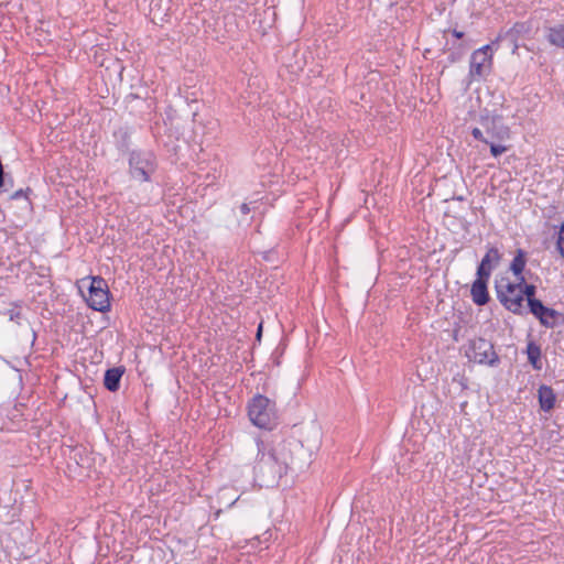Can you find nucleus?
Instances as JSON below:
<instances>
[{
	"label": "nucleus",
	"instance_id": "obj_8",
	"mask_svg": "<svg viewBox=\"0 0 564 564\" xmlns=\"http://www.w3.org/2000/svg\"><path fill=\"white\" fill-rule=\"evenodd\" d=\"M467 357L476 364L491 367L499 362V357L494 349V345L484 338H477L470 341Z\"/></svg>",
	"mask_w": 564,
	"mask_h": 564
},
{
	"label": "nucleus",
	"instance_id": "obj_4",
	"mask_svg": "<svg viewBox=\"0 0 564 564\" xmlns=\"http://www.w3.org/2000/svg\"><path fill=\"white\" fill-rule=\"evenodd\" d=\"M156 167V158L151 151L135 150L129 155V173L135 181L150 182Z\"/></svg>",
	"mask_w": 564,
	"mask_h": 564
},
{
	"label": "nucleus",
	"instance_id": "obj_10",
	"mask_svg": "<svg viewBox=\"0 0 564 564\" xmlns=\"http://www.w3.org/2000/svg\"><path fill=\"white\" fill-rule=\"evenodd\" d=\"M500 259L499 250L495 247L489 248L477 268V275L490 278L492 269L498 265Z\"/></svg>",
	"mask_w": 564,
	"mask_h": 564
},
{
	"label": "nucleus",
	"instance_id": "obj_11",
	"mask_svg": "<svg viewBox=\"0 0 564 564\" xmlns=\"http://www.w3.org/2000/svg\"><path fill=\"white\" fill-rule=\"evenodd\" d=\"M488 280L489 278L487 276L477 275V279L471 284L470 295L476 305L482 306L489 302Z\"/></svg>",
	"mask_w": 564,
	"mask_h": 564
},
{
	"label": "nucleus",
	"instance_id": "obj_6",
	"mask_svg": "<svg viewBox=\"0 0 564 564\" xmlns=\"http://www.w3.org/2000/svg\"><path fill=\"white\" fill-rule=\"evenodd\" d=\"M498 44H486L473 52L469 63V77L473 80H479L488 75L492 66V46Z\"/></svg>",
	"mask_w": 564,
	"mask_h": 564
},
{
	"label": "nucleus",
	"instance_id": "obj_12",
	"mask_svg": "<svg viewBox=\"0 0 564 564\" xmlns=\"http://www.w3.org/2000/svg\"><path fill=\"white\" fill-rule=\"evenodd\" d=\"M530 31V26L524 22H518L505 34H499L492 44H498L501 40H509L513 44V52L519 47L518 40L521 35L527 34Z\"/></svg>",
	"mask_w": 564,
	"mask_h": 564
},
{
	"label": "nucleus",
	"instance_id": "obj_23",
	"mask_svg": "<svg viewBox=\"0 0 564 564\" xmlns=\"http://www.w3.org/2000/svg\"><path fill=\"white\" fill-rule=\"evenodd\" d=\"M261 332H262V324L259 325L258 327V332H257V338L260 339L261 337Z\"/></svg>",
	"mask_w": 564,
	"mask_h": 564
},
{
	"label": "nucleus",
	"instance_id": "obj_25",
	"mask_svg": "<svg viewBox=\"0 0 564 564\" xmlns=\"http://www.w3.org/2000/svg\"><path fill=\"white\" fill-rule=\"evenodd\" d=\"M19 196H21V192H20V191H19V192H17V193L13 195V197H19Z\"/></svg>",
	"mask_w": 564,
	"mask_h": 564
},
{
	"label": "nucleus",
	"instance_id": "obj_14",
	"mask_svg": "<svg viewBox=\"0 0 564 564\" xmlns=\"http://www.w3.org/2000/svg\"><path fill=\"white\" fill-rule=\"evenodd\" d=\"M538 397L541 410L549 412L554 408L556 397L551 387L542 384L538 390Z\"/></svg>",
	"mask_w": 564,
	"mask_h": 564
},
{
	"label": "nucleus",
	"instance_id": "obj_16",
	"mask_svg": "<svg viewBox=\"0 0 564 564\" xmlns=\"http://www.w3.org/2000/svg\"><path fill=\"white\" fill-rule=\"evenodd\" d=\"M124 370L120 367L110 368L106 371L104 378L105 387L111 391L116 392L120 387V379L123 375Z\"/></svg>",
	"mask_w": 564,
	"mask_h": 564
},
{
	"label": "nucleus",
	"instance_id": "obj_7",
	"mask_svg": "<svg viewBox=\"0 0 564 564\" xmlns=\"http://www.w3.org/2000/svg\"><path fill=\"white\" fill-rule=\"evenodd\" d=\"M485 137L494 141H505L510 138V128L503 122L501 115L485 113L479 118Z\"/></svg>",
	"mask_w": 564,
	"mask_h": 564
},
{
	"label": "nucleus",
	"instance_id": "obj_18",
	"mask_svg": "<svg viewBox=\"0 0 564 564\" xmlns=\"http://www.w3.org/2000/svg\"><path fill=\"white\" fill-rule=\"evenodd\" d=\"M547 40L552 45L564 48V25L550 29Z\"/></svg>",
	"mask_w": 564,
	"mask_h": 564
},
{
	"label": "nucleus",
	"instance_id": "obj_5",
	"mask_svg": "<svg viewBox=\"0 0 564 564\" xmlns=\"http://www.w3.org/2000/svg\"><path fill=\"white\" fill-rule=\"evenodd\" d=\"M87 305L98 312H107L110 308L109 289L101 276L89 278L88 292L84 295Z\"/></svg>",
	"mask_w": 564,
	"mask_h": 564
},
{
	"label": "nucleus",
	"instance_id": "obj_21",
	"mask_svg": "<svg viewBox=\"0 0 564 564\" xmlns=\"http://www.w3.org/2000/svg\"><path fill=\"white\" fill-rule=\"evenodd\" d=\"M239 208H240V213L242 215H248L251 210L249 204H247V203H242Z\"/></svg>",
	"mask_w": 564,
	"mask_h": 564
},
{
	"label": "nucleus",
	"instance_id": "obj_22",
	"mask_svg": "<svg viewBox=\"0 0 564 564\" xmlns=\"http://www.w3.org/2000/svg\"><path fill=\"white\" fill-rule=\"evenodd\" d=\"M452 34L453 36H455L456 39H462L464 36V33L458 31V30H453L452 31Z\"/></svg>",
	"mask_w": 564,
	"mask_h": 564
},
{
	"label": "nucleus",
	"instance_id": "obj_1",
	"mask_svg": "<svg viewBox=\"0 0 564 564\" xmlns=\"http://www.w3.org/2000/svg\"><path fill=\"white\" fill-rule=\"evenodd\" d=\"M257 457L254 474L265 486H271L286 474L288 463L278 456L272 446L261 438H256Z\"/></svg>",
	"mask_w": 564,
	"mask_h": 564
},
{
	"label": "nucleus",
	"instance_id": "obj_3",
	"mask_svg": "<svg viewBox=\"0 0 564 564\" xmlns=\"http://www.w3.org/2000/svg\"><path fill=\"white\" fill-rule=\"evenodd\" d=\"M248 415L253 425L264 430H272L278 422L275 403L262 394L250 400Z\"/></svg>",
	"mask_w": 564,
	"mask_h": 564
},
{
	"label": "nucleus",
	"instance_id": "obj_19",
	"mask_svg": "<svg viewBox=\"0 0 564 564\" xmlns=\"http://www.w3.org/2000/svg\"><path fill=\"white\" fill-rule=\"evenodd\" d=\"M535 291H536V288L533 284H528L524 280L523 284L521 285V297L523 299V301L527 300L528 303H529V299L536 300L534 297Z\"/></svg>",
	"mask_w": 564,
	"mask_h": 564
},
{
	"label": "nucleus",
	"instance_id": "obj_20",
	"mask_svg": "<svg viewBox=\"0 0 564 564\" xmlns=\"http://www.w3.org/2000/svg\"><path fill=\"white\" fill-rule=\"evenodd\" d=\"M556 246H557V250L560 251L562 258L564 259V221L562 223L560 230H558Z\"/></svg>",
	"mask_w": 564,
	"mask_h": 564
},
{
	"label": "nucleus",
	"instance_id": "obj_13",
	"mask_svg": "<svg viewBox=\"0 0 564 564\" xmlns=\"http://www.w3.org/2000/svg\"><path fill=\"white\" fill-rule=\"evenodd\" d=\"M471 135L475 140H478L485 144L490 145V153L495 158L501 155L508 150L507 147L497 143L498 141L489 140L488 138H486L484 131L478 127L471 129Z\"/></svg>",
	"mask_w": 564,
	"mask_h": 564
},
{
	"label": "nucleus",
	"instance_id": "obj_24",
	"mask_svg": "<svg viewBox=\"0 0 564 564\" xmlns=\"http://www.w3.org/2000/svg\"><path fill=\"white\" fill-rule=\"evenodd\" d=\"M19 315H20L19 313H17V314H11L10 318H11V319H13V318H15V316L18 317Z\"/></svg>",
	"mask_w": 564,
	"mask_h": 564
},
{
	"label": "nucleus",
	"instance_id": "obj_9",
	"mask_svg": "<svg viewBox=\"0 0 564 564\" xmlns=\"http://www.w3.org/2000/svg\"><path fill=\"white\" fill-rule=\"evenodd\" d=\"M529 310L530 313L547 328H553L561 316L560 312L543 305L540 300L529 299Z\"/></svg>",
	"mask_w": 564,
	"mask_h": 564
},
{
	"label": "nucleus",
	"instance_id": "obj_2",
	"mask_svg": "<svg viewBox=\"0 0 564 564\" xmlns=\"http://www.w3.org/2000/svg\"><path fill=\"white\" fill-rule=\"evenodd\" d=\"M524 278L511 281L508 276H501L495 281V290L501 305L513 314H522L523 299L521 297V285Z\"/></svg>",
	"mask_w": 564,
	"mask_h": 564
},
{
	"label": "nucleus",
	"instance_id": "obj_17",
	"mask_svg": "<svg viewBox=\"0 0 564 564\" xmlns=\"http://www.w3.org/2000/svg\"><path fill=\"white\" fill-rule=\"evenodd\" d=\"M527 355L528 360L532 365V367L535 370L542 369V362H541V349L540 347L534 343H529L527 347Z\"/></svg>",
	"mask_w": 564,
	"mask_h": 564
},
{
	"label": "nucleus",
	"instance_id": "obj_15",
	"mask_svg": "<svg viewBox=\"0 0 564 564\" xmlns=\"http://www.w3.org/2000/svg\"><path fill=\"white\" fill-rule=\"evenodd\" d=\"M527 265V252L523 249H517L516 254L510 263V271L514 279L524 278L523 271Z\"/></svg>",
	"mask_w": 564,
	"mask_h": 564
}]
</instances>
